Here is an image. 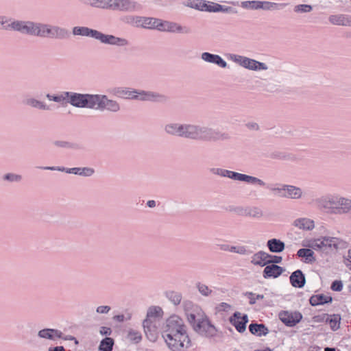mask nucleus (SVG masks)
<instances>
[{"instance_id":"f257e3e1","label":"nucleus","mask_w":351,"mask_h":351,"mask_svg":"<svg viewBox=\"0 0 351 351\" xmlns=\"http://www.w3.org/2000/svg\"><path fill=\"white\" fill-rule=\"evenodd\" d=\"M165 131L168 134L193 141L215 142L230 139L227 132L197 124L171 123L165 126Z\"/></svg>"},{"instance_id":"f03ea898","label":"nucleus","mask_w":351,"mask_h":351,"mask_svg":"<svg viewBox=\"0 0 351 351\" xmlns=\"http://www.w3.org/2000/svg\"><path fill=\"white\" fill-rule=\"evenodd\" d=\"M162 336L171 351H183L191 346L186 326L182 318L173 315L165 322Z\"/></svg>"},{"instance_id":"7ed1b4c3","label":"nucleus","mask_w":351,"mask_h":351,"mask_svg":"<svg viewBox=\"0 0 351 351\" xmlns=\"http://www.w3.org/2000/svg\"><path fill=\"white\" fill-rule=\"evenodd\" d=\"M187 320L193 330L202 337L212 338L217 335V330L208 317L199 306H193L186 313Z\"/></svg>"},{"instance_id":"20e7f679","label":"nucleus","mask_w":351,"mask_h":351,"mask_svg":"<svg viewBox=\"0 0 351 351\" xmlns=\"http://www.w3.org/2000/svg\"><path fill=\"white\" fill-rule=\"evenodd\" d=\"M163 311L157 306H150L147 311L146 318L143 322V327L147 338L155 342L160 332L162 324Z\"/></svg>"},{"instance_id":"39448f33","label":"nucleus","mask_w":351,"mask_h":351,"mask_svg":"<svg viewBox=\"0 0 351 351\" xmlns=\"http://www.w3.org/2000/svg\"><path fill=\"white\" fill-rule=\"evenodd\" d=\"M35 36L63 40L69 37V31L58 25H53L40 22L36 23Z\"/></svg>"},{"instance_id":"423d86ee","label":"nucleus","mask_w":351,"mask_h":351,"mask_svg":"<svg viewBox=\"0 0 351 351\" xmlns=\"http://www.w3.org/2000/svg\"><path fill=\"white\" fill-rule=\"evenodd\" d=\"M228 58L230 60L248 70L256 71L268 69V66L265 63L246 56L234 53H229L228 55Z\"/></svg>"},{"instance_id":"0eeeda50","label":"nucleus","mask_w":351,"mask_h":351,"mask_svg":"<svg viewBox=\"0 0 351 351\" xmlns=\"http://www.w3.org/2000/svg\"><path fill=\"white\" fill-rule=\"evenodd\" d=\"M36 23L32 21L14 20L3 27L4 29H12L23 34L35 36Z\"/></svg>"},{"instance_id":"6e6552de","label":"nucleus","mask_w":351,"mask_h":351,"mask_svg":"<svg viewBox=\"0 0 351 351\" xmlns=\"http://www.w3.org/2000/svg\"><path fill=\"white\" fill-rule=\"evenodd\" d=\"M341 242L342 241L337 237H323L313 240L310 247L315 250H322L328 252V250L338 249Z\"/></svg>"},{"instance_id":"1a4fd4ad","label":"nucleus","mask_w":351,"mask_h":351,"mask_svg":"<svg viewBox=\"0 0 351 351\" xmlns=\"http://www.w3.org/2000/svg\"><path fill=\"white\" fill-rule=\"evenodd\" d=\"M96 99V94H83L73 92L71 98V105L79 108L94 109Z\"/></svg>"},{"instance_id":"9d476101","label":"nucleus","mask_w":351,"mask_h":351,"mask_svg":"<svg viewBox=\"0 0 351 351\" xmlns=\"http://www.w3.org/2000/svg\"><path fill=\"white\" fill-rule=\"evenodd\" d=\"M231 3L234 5H239V1H232ZM240 5L247 10H279L280 7H283L285 5L269 1H241Z\"/></svg>"},{"instance_id":"9b49d317","label":"nucleus","mask_w":351,"mask_h":351,"mask_svg":"<svg viewBox=\"0 0 351 351\" xmlns=\"http://www.w3.org/2000/svg\"><path fill=\"white\" fill-rule=\"evenodd\" d=\"M134 97V100H139L141 101L166 104L169 101V97L167 95L151 90L136 89Z\"/></svg>"},{"instance_id":"f8f14e48","label":"nucleus","mask_w":351,"mask_h":351,"mask_svg":"<svg viewBox=\"0 0 351 351\" xmlns=\"http://www.w3.org/2000/svg\"><path fill=\"white\" fill-rule=\"evenodd\" d=\"M141 5L134 0H110V10L123 12H135L140 11Z\"/></svg>"},{"instance_id":"ddd939ff","label":"nucleus","mask_w":351,"mask_h":351,"mask_svg":"<svg viewBox=\"0 0 351 351\" xmlns=\"http://www.w3.org/2000/svg\"><path fill=\"white\" fill-rule=\"evenodd\" d=\"M94 108L95 110L101 111L107 110L113 113L119 112L121 109L119 103L114 99H109L106 95L96 94Z\"/></svg>"},{"instance_id":"4468645a","label":"nucleus","mask_w":351,"mask_h":351,"mask_svg":"<svg viewBox=\"0 0 351 351\" xmlns=\"http://www.w3.org/2000/svg\"><path fill=\"white\" fill-rule=\"evenodd\" d=\"M332 208V215L349 214L351 213V199L337 194L334 195L333 208Z\"/></svg>"},{"instance_id":"2eb2a0df","label":"nucleus","mask_w":351,"mask_h":351,"mask_svg":"<svg viewBox=\"0 0 351 351\" xmlns=\"http://www.w3.org/2000/svg\"><path fill=\"white\" fill-rule=\"evenodd\" d=\"M280 320L287 326L293 327L302 319V314L299 311H282L279 313Z\"/></svg>"},{"instance_id":"dca6fc26","label":"nucleus","mask_w":351,"mask_h":351,"mask_svg":"<svg viewBox=\"0 0 351 351\" xmlns=\"http://www.w3.org/2000/svg\"><path fill=\"white\" fill-rule=\"evenodd\" d=\"M98 40L103 44L114 45L120 47L128 46L130 44L129 41L125 38L117 37L111 34H105L101 32Z\"/></svg>"},{"instance_id":"f3484780","label":"nucleus","mask_w":351,"mask_h":351,"mask_svg":"<svg viewBox=\"0 0 351 351\" xmlns=\"http://www.w3.org/2000/svg\"><path fill=\"white\" fill-rule=\"evenodd\" d=\"M230 179L233 180H238L241 182H245L249 184H257L260 186H266V183L261 179L254 177L252 176H249L246 174H243L241 173L235 172L230 171V174L229 176Z\"/></svg>"},{"instance_id":"a211bd4d","label":"nucleus","mask_w":351,"mask_h":351,"mask_svg":"<svg viewBox=\"0 0 351 351\" xmlns=\"http://www.w3.org/2000/svg\"><path fill=\"white\" fill-rule=\"evenodd\" d=\"M248 316L246 314L241 315L240 312H235L230 317V322L239 332H243L246 330V324L248 322Z\"/></svg>"},{"instance_id":"6ab92c4d","label":"nucleus","mask_w":351,"mask_h":351,"mask_svg":"<svg viewBox=\"0 0 351 351\" xmlns=\"http://www.w3.org/2000/svg\"><path fill=\"white\" fill-rule=\"evenodd\" d=\"M334 195H327L316 198L314 202L316 206L324 210L327 213L332 215L333 208Z\"/></svg>"},{"instance_id":"aec40b11","label":"nucleus","mask_w":351,"mask_h":351,"mask_svg":"<svg viewBox=\"0 0 351 351\" xmlns=\"http://www.w3.org/2000/svg\"><path fill=\"white\" fill-rule=\"evenodd\" d=\"M201 59L207 63L215 64L221 68H226L227 62L217 54H213L209 52H203L201 54Z\"/></svg>"},{"instance_id":"412c9836","label":"nucleus","mask_w":351,"mask_h":351,"mask_svg":"<svg viewBox=\"0 0 351 351\" xmlns=\"http://www.w3.org/2000/svg\"><path fill=\"white\" fill-rule=\"evenodd\" d=\"M72 34L74 36L91 37L98 40L100 32L87 27L75 26L72 29Z\"/></svg>"},{"instance_id":"4be33fe9","label":"nucleus","mask_w":351,"mask_h":351,"mask_svg":"<svg viewBox=\"0 0 351 351\" xmlns=\"http://www.w3.org/2000/svg\"><path fill=\"white\" fill-rule=\"evenodd\" d=\"M285 269L275 264L267 265L263 271V276L267 279L270 278H276L279 277L283 272Z\"/></svg>"},{"instance_id":"5701e85b","label":"nucleus","mask_w":351,"mask_h":351,"mask_svg":"<svg viewBox=\"0 0 351 351\" xmlns=\"http://www.w3.org/2000/svg\"><path fill=\"white\" fill-rule=\"evenodd\" d=\"M270 257L271 254L261 250L252 256L250 263L254 265L264 267L268 265L267 258Z\"/></svg>"},{"instance_id":"b1692460","label":"nucleus","mask_w":351,"mask_h":351,"mask_svg":"<svg viewBox=\"0 0 351 351\" xmlns=\"http://www.w3.org/2000/svg\"><path fill=\"white\" fill-rule=\"evenodd\" d=\"M290 282L293 287L302 288L306 283V278L300 269L293 271L289 277Z\"/></svg>"},{"instance_id":"393cba45","label":"nucleus","mask_w":351,"mask_h":351,"mask_svg":"<svg viewBox=\"0 0 351 351\" xmlns=\"http://www.w3.org/2000/svg\"><path fill=\"white\" fill-rule=\"evenodd\" d=\"M62 332L53 328H44L38 331V336L41 339L55 341L56 339L62 338Z\"/></svg>"},{"instance_id":"a878e982","label":"nucleus","mask_w":351,"mask_h":351,"mask_svg":"<svg viewBox=\"0 0 351 351\" xmlns=\"http://www.w3.org/2000/svg\"><path fill=\"white\" fill-rule=\"evenodd\" d=\"M73 92L70 91H63L60 93L59 95H51L47 94L46 97L49 101H53L56 103H66L71 104V98L72 97Z\"/></svg>"},{"instance_id":"bb28decb","label":"nucleus","mask_w":351,"mask_h":351,"mask_svg":"<svg viewBox=\"0 0 351 351\" xmlns=\"http://www.w3.org/2000/svg\"><path fill=\"white\" fill-rule=\"evenodd\" d=\"M82 4L93 8L109 10L110 0H78Z\"/></svg>"},{"instance_id":"cd10ccee","label":"nucleus","mask_w":351,"mask_h":351,"mask_svg":"<svg viewBox=\"0 0 351 351\" xmlns=\"http://www.w3.org/2000/svg\"><path fill=\"white\" fill-rule=\"evenodd\" d=\"M219 3L205 0H200L195 5L194 8L200 11L208 12H218Z\"/></svg>"},{"instance_id":"c85d7f7f","label":"nucleus","mask_w":351,"mask_h":351,"mask_svg":"<svg viewBox=\"0 0 351 351\" xmlns=\"http://www.w3.org/2000/svg\"><path fill=\"white\" fill-rule=\"evenodd\" d=\"M328 20L333 25L351 27V16L348 15H330Z\"/></svg>"},{"instance_id":"c756f323","label":"nucleus","mask_w":351,"mask_h":351,"mask_svg":"<svg viewBox=\"0 0 351 351\" xmlns=\"http://www.w3.org/2000/svg\"><path fill=\"white\" fill-rule=\"evenodd\" d=\"M113 94L118 97L127 99H134V95L136 93V89L131 88H123L119 87L113 90Z\"/></svg>"},{"instance_id":"7c9ffc66","label":"nucleus","mask_w":351,"mask_h":351,"mask_svg":"<svg viewBox=\"0 0 351 351\" xmlns=\"http://www.w3.org/2000/svg\"><path fill=\"white\" fill-rule=\"evenodd\" d=\"M293 225L304 230H311L315 228L314 221L306 217L296 219Z\"/></svg>"},{"instance_id":"2f4dec72","label":"nucleus","mask_w":351,"mask_h":351,"mask_svg":"<svg viewBox=\"0 0 351 351\" xmlns=\"http://www.w3.org/2000/svg\"><path fill=\"white\" fill-rule=\"evenodd\" d=\"M302 197L303 191L301 188L294 185L287 184L285 198L299 199H301Z\"/></svg>"},{"instance_id":"473e14b6","label":"nucleus","mask_w":351,"mask_h":351,"mask_svg":"<svg viewBox=\"0 0 351 351\" xmlns=\"http://www.w3.org/2000/svg\"><path fill=\"white\" fill-rule=\"evenodd\" d=\"M166 32L170 33H180L188 34L191 33V29L189 27H183L176 22L167 21Z\"/></svg>"},{"instance_id":"72a5a7b5","label":"nucleus","mask_w":351,"mask_h":351,"mask_svg":"<svg viewBox=\"0 0 351 351\" xmlns=\"http://www.w3.org/2000/svg\"><path fill=\"white\" fill-rule=\"evenodd\" d=\"M249 330L258 337L265 336L269 333L268 328L263 324L252 323L249 326Z\"/></svg>"},{"instance_id":"f704fd0d","label":"nucleus","mask_w":351,"mask_h":351,"mask_svg":"<svg viewBox=\"0 0 351 351\" xmlns=\"http://www.w3.org/2000/svg\"><path fill=\"white\" fill-rule=\"evenodd\" d=\"M267 246L272 253L282 252L285 248V244L283 241L277 239H271L267 241Z\"/></svg>"},{"instance_id":"c9c22d12","label":"nucleus","mask_w":351,"mask_h":351,"mask_svg":"<svg viewBox=\"0 0 351 351\" xmlns=\"http://www.w3.org/2000/svg\"><path fill=\"white\" fill-rule=\"evenodd\" d=\"M286 186H287V184H266V186H265L264 187L269 189L276 196H278L279 197H282V198H285Z\"/></svg>"},{"instance_id":"e433bc0d","label":"nucleus","mask_w":351,"mask_h":351,"mask_svg":"<svg viewBox=\"0 0 351 351\" xmlns=\"http://www.w3.org/2000/svg\"><path fill=\"white\" fill-rule=\"evenodd\" d=\"M332 298L330 295H325L324 294H317L312 295L310 298L309 302L312 306L323 305L328 303H331Z\"/></svg>"},{"instance_id":"4c0bfd02","label":"nucleus","mask_w":351,"mask_h":351,"mask_svg":"<svg viewBox=\"0 0 351 351\" xmlns=\"http://www.w3.org/2000/svg\"><path fill=\"white\" fill-rule=\"evenodd\" d=\"M23 104L32 108L41 110H49L50 108L45 102L33 97L27 98L23 101Z\"/></svg>"},{"instance_id":"58836bf2","label":"nucleus","mask_w":351,"mask_h":351,"mask_svg":"<svg viewBox=\"0 0 351 351\" xmlns=\"http://www.w3.org/2000/svg\"><path fill=\"white\" fill-rule=\"evenodd\" d=\"M68 172L84 177H90L95 173V170L91 167H73L69 168Z\"/></svg>"},{"instance_id":"ea45409f","label":"nucleus","mask_w":351,"mask_h":351,"mask_svg":"<svg viewBox=\"0 0 351 351\" xmlns=\"http://www.w3.org/2000/svg\"><path fill=\"white\" fill-rule=\"evenodd\" d=\"M323 317V319H326V322L329 323L330 327L333 331L339 328L341 321V317L339 315L334 314L332 315H329L328 314H324Z\"/></svg>"},{"instance_id":"a19ab883","label":"nucleus","mask_w":351,"mask_h":351,"mask_svg":"<svg viewBox=\"0 0 351 351\" xmlns=\"http://www.w3.org/2000/svg\"><path fill=\"white\" fill-rule=\"evenodd\" d=\"M121 20L125 24L141 28V16L125 15L122 16Z\"/></svg>"},{"instance_id":"79ce46f5","label":"nucleus","mask_w":351,"mask_h":351,"mask_svg":"<svg viewBox=\"0 0 351 351\" xmlns=\"http://www.w3.org/2000/svg\"><path fill=\"white\" fill-rule=\"evenodd\" d=\"M297 255L299 257L304 258H305L304 262L306 263H313L315 262V261H316V259L314 256V252L311 249H308V248L300 249L297 252Z\"/></svg>"},{"instance_id":"37998d69","label":"nucleus","mask_w":351,"mask_h":351,"mask_svg":"<svg viewBox=\"0 0 351 351\" xmlns=\"http://www.w3.org/2000/svg\"><path fill=\"white\" fill-rule=\"evenodd\" d=\"M157 22V18L141 16V28L154 29Z\"/></svg>"},{"instance_id":"c03bdc74","label":"nucleus","mask_w":351,"mask_h":351,"mask_svg":"<svg viewBox=\"0 0 351 351\" xmlns=\"http://www.w3.org/2000/svg\"><path fill=\"white\" fill-rule=\"evenodd\" d=\"M166 297L174 305H178L181 302L182 298L181 293L174 291H167Z\"/></svg>"},{"instance_id":"a18cd8bd","label":"nucleus","mask_w":351,"mask_h":351,"mask_svg":"<svg viewBox=\"0 0 351 351\" xmlns=\"http://www.w3.org/2000/svg\"><path fill=\"white\" fill-rule=\"evenodd\" d=\"M195 287L198 290L199 293L204 297H209L213 293V291L211 289V288H210L206 284L200 282H197L195 284Z\"/></svg>"},{"instance_id":"49530a36","label":"nucleus","mask_w":351,"mask_h":351,"mask_svg":"<svg viewBox=\"0 0 351 351\" xmlns=\"http://www.w3.org/2000/svg\"><path fill=\"white\" fill-rule=\"evenodd\" d=\"M114 346V340L110 337H106L100 342L99 349L101 351H112Z\"/></svg>"},{"instance_id":"de8ad7c7","label":"nucleus","mask_w":351,"mask_h":351,"mask_svg":"<svg viewBox=\"0 0 351 351\" xmlns=\"http://www.w3.org/2000/svg\"><path fill=\"white\" fill-rule=\"evenodd\" d=\"M263 216V210L258 207L247 208V217L261 218Z\"/></svg>"},{"instance_id":"09e8293b","label":"nucleus","mask_w":351,"mask_h":351,"mask_svg":"<svg viewBox=\"0 0 351 351\" xmlns=\"http://www.w3.org/2000/svg\"><path fill=\"white\" fill-rule=\"evenodd\" d=\"M245 295L249 299V304L254 305L256 304V300H263L265 297L263 294H256L253 292H246Z\"/></svg>"},{"instance_id":"8fccbe9b","label":"nucleus","mask_w":351,"mask_h":351,"mask_svg":"<svg viewBox=\"0 0 351 351\" xmlns=\"http://www.w3.org/2000/svg\"><path fill=\"white\" fill-rule=\"evenodd\" d=\"M53 145L58 147L67 148V149H77V145L75 143H69L64 141H56Z\"/></svg>"},{"instance_id":"3c124183","label":"nucleus","mask_w":351,"mask_h":351,"mask_svg":"<svg viewBox=\"0 0 351 351\" xmlns=\"http://www.w3.org/2000/svg\"><path fill=\"white\" fill-rule=\"evenodd\" d=\"M313 7L311 5L300 4L294 7L293 10L296 13H307L311 12Z\"/></svg>"},{"instance_id":"603ef678","label":"nucleus","mask_w":351,"mask_h":351,"mask_svg":"<svg viewBox=\"0 0 351 351\" xmlns=\"http://www.w3.org/2000/svg\"><path fill=\"white\" fill-rule=\"evenodd\" d=\"M3 180L10 182H19L22 180V176L12 173H6L3 176Z\"/></svg>"},{"instance_id":"864d4df0","label":"nucleus","mask_w":351,"mask_h":351,"mask_svg":"<svg viewBox=\"0 0 351 351\" xmlns=\"http://www.w3.org/2000/svg\"><path fill=\"white\" fill-rule=\"evenodd\" d=\"M218 12H223V13L237 14H238V10L233 7L226 6V5L219 4Z\"/></svg>"},{"instance_id":"5fc2aeb1","label":"nucleus","mask_w":351,"mask_h":351,"mask_svg":"<svg viewBox=\"0 0 351 351\" xmlns=\"http://www.w3.org/2000/svg\"><path fill=\"white\" fill-rule=\"evenodd\" d=\"M210 171L213 174L228 178L230 174V170L224 169L221 168H213L210 169Z\"/></svg>"},{"instance_id":"6e6d98bb","label":"nucleus","mask_w":351,"mask_h":351,"mask_svg":"<svg viewBox=\"0 0 351 351\" xmlns=\"http://www.w3.org/2000/svg\"><path fill=\"white\" fill-rule=\"evenodd\" d=\"M128 338L130 339V341L134 342V343H138L142 339V336L141 333L138 331L135 330H130L128 332Z\"/></svg>"},{"instance_id":"4d7b16f0","label":"nucleus","mask_w":351,"mask_h":351,"mask_svg":"<svg viewBox=\"0 0 351 351\" xmlns=\"http://www.w3.org/2000/svg\"><path fill=\"white\" fill-rule=\"evenodd\" d=\"M167 23V21H162L158 19V22L156 23L155 29L160 32H166Z\"/></svg>"},{"instance_id":"13d9d810","label":"nucleus","mask_w":351,"mask_h":351,"mask_svg":"<svg viewBox=\"0 0 351 351\" xmlns=\"http://www.w3.org/2000/svg\"><path fill=\"white\" fill-rule=\"evenodd\" d=\"M237 254L241 255H250L252 253V251L247 249V247L244 245H237Z\"/></svg>"},{"instance_id":"bf43d9fd","label":"nucleus","mask_w":351,"mask_h":351,"mask_svg":"<svg viewBox=\"0 0 351 351\" xmlns=\"http://www.w3.org/2000/svg\"><path fill=\"white\" fill-rule=\"evenodd\" d=\"M343 289V283L341 280H335L331 285V289L335 291H341Z\"/></svg>"},{"instance_id":"052dcab7","label":"nucleus","mask_w":351,"mask_h":351,"mask_svg":"<svg viewBox=\"0 0 351 351\" xmlns=\"http://www.w3.org/2000/svg\"><path fill=\"white\" fill-rule=\"evenodd\" d=\"M41 169H46V170H51V171H58L62 172H66V173H69L68 171L69 168H65L63 167H40Z\"/></svg>"},{"instance_id":"680f3d73","label":"nucleus","mask_w":351,"mask_h":351,"mask_svg":"<svg viewBox=\"0 0 351 351\" xmlns=\"http://www.w3.org/2000/svg\"><path fill=\"white\" fill-rule=\"evenodd\" d=\"M110 309L111 308L110 306H99L96 308V312L98 314H108L110 312Z\"/></svg>"},{"instance_id":"e2e57ef3","label":"nucleus","mask_w":351,"mask_h":351,"mask_svg":"<svg viewBox=\"0 0 351 351\" xmlns=\"http://www.w3.org/2000/svg\"><path fill=\"white\" fill-rule=\"evenodd\" d=\"M267 261H268V264H278V263H280L282 261V256H273V255H271V257L270 258H267Z\"/></svg>"},{"instance_id":"0e129e2a","label":"nucleus","mask_w":351,"mask_h":351,"mask_svg":"<svg viewBox=\"0 0 351 351\" xmlns=\"http://www.w3.org/2000/svg\"><path fill=\"white\" fill-rule=\"evenodd\" d=\"M232 210L240 216L247 217V208L237 207Z\"/></svg>"},{"instance_id":"69168bd1","label":"nucleus","mask_w":351,"mask_h":351,"mask_svg":"<svg viewBox=\"0 0 351 351\" xmlns=\"http://www.w3.org/2000/svg\"><path fill=\"white\" fill-rule=\"evenodd\" d=\"M99 333L101 335H110L112 333V330L109 327L102 326L100 328Z\"/></svg>"},{"instance_id":"338daca9","label":"nucleus","mask_w":351,"mask_h":351,"mask_svg":"<svg viewBox=\"0 0 351 351\" xmlns=\"http://www.w3.org/2000/svg\"><path fill=\"white\" fill-rule=\"evenodd\" d=\"M247 127L249 129L254 130H258L259 129V125L258 123L255 122H250L247 124Z\"/></svg>"},{"instance_id":"774afa93","label":"nucleus","mask_w":351,"mask_h":351,"mask_svg":"<svg viewBox=\"0 0 351 351\" xmlns=\"http://www.w3.org/2000/svg\"><path fill=\"white\" fill-rule=\"evenodd\" d=\"M61 339H63L64 340H70V341H74L75 342V344L77 345L79 343L78 341L77 340V339L71 335H66V336H63V334L62 335V338Z\"/></svg>"}]
</instances>
